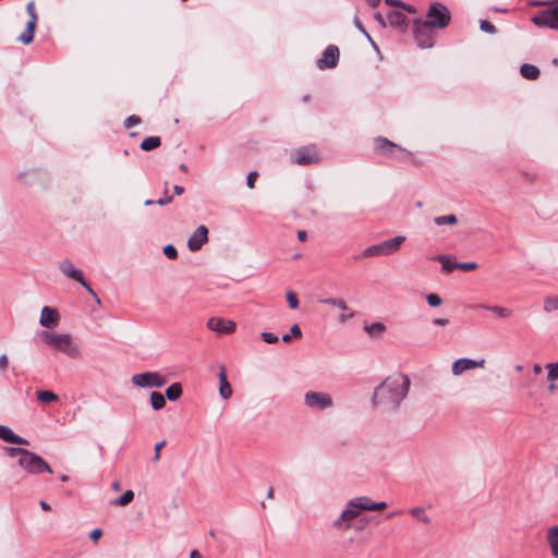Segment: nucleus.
I'll list each match as a JSON object with an SVG mask.
<instances>
[{"mask_svg": "<svg viewBox=\"0 0 558 558\" xmlns=\"http://www.w3.org/2000/svg\"><path fill=\"white\" fill-rule=\"evenodd\" d=\"M410 385L411 380L407 375L397 374L387 377L374 390L372 398L374 407L388 412L397 411L408 396Z\"/></svg>", "mask_w": 558, "mask_h": 558, "instance_id": "nucleus-1", "label": "nucleus"}, {"mask_svg": "<svg viewBox=\"0 0 558 558\" xmlns=\"http://www.w3.org/2000/svg\"><path fill=\"white\" fill-rule=\"evenodd\" d=\"M364 501L365 500L362 497L349 500L340 517L333 521V526L339 530H350L352 527L351 521L357 518L360 513L365 510Z\"/></svg>", "mask_w": 558, "mask_h": 558, "instance_id": "nucleus-2", "label": "nucleus"}, {"mask_svg": "<svg viewBox=\"0 0 558 558\" xmlns=\"http://www.w3.org/2000/svg\"><path fill=\"white\" fill-rule=\"evenodd\" d=\"M405 241V236L398 235L392 239L383 241L378 244L371 245L362 252V257L386 256L399 251L401 244Z\"/></svg>", "mask_w": 558, "mask_h": 558, "instance_id": "nucleus-3", "label": "nucleus"}, {"mask_svg": "<svg viewBox=\"0 0 558 558\" xmlns=\"http://www.w3.org/2000/svg\"><path fill=\"white\" fill-rule=\"evenodd\" d=\"M17 463L28 474L52 473L49 464L40 456L29 450L24 452V456L17 460Z\"/></svg>", "mask_w": 558, "mask_h": 558, "instance_id": "nucleus-4", "label": "nucleus"}, {"mask_svg": "<svg viewBox=\"0 0 558 558\" xmlns=\"http://www.w3.org/2000/svg\"><path fill=\"white\" fill-rule=\"evenodd\" d=\"M450 19V12L444 4L434 2L429 5L426 22L434 28L442 29L447 27Z\"/></svg>", "mask_w": 558, "mask_h": 558, "instance_id": "nucleus-5", "label": "nucleus"}, {"mask_svg": "<svg viewBox=\"0 0 558 558\" xmlns=\"http://www.w3.org/2000/svg\"><path fill=\"white\" fill-rule=\"evenodd\" d=\"M167 381V377L159 372H143L131 378V383L138 388H161Z\"/></svg>", "mask_w": 558, "mask_h": 558, "instance_id": "nucleus-6", "label": "nucleus"}, {"mask_svg": "<svg viewBox=\"0 0 558 558\" xmlns=\"http://www.w3.org/2000/svg\"><path fill=\"white\" fill-rule=\"evenodd\" d=\"M304 404L313 411H325L333 407V399L327 392L310 390L304 395Z\"/></svg>", "mask_w": 558, "mask_h": 558, "instance_id": "nucleus-7", "label": "nucleus"}, {"mask_svg": "<svg viewBox=\"0 0 558 558\" xmlns=\"http://www.w3.org/2000/svg\"><path fill=\"white\" fill-rule=\"evenodd\" d=\"M434 27L421 19L414 21V38L421 48H430L434 45Z\"/></svg>", "mask_w": 558, "mask_h": 558, "instance_id": "nucleus-8", "label": "nucleus"}, {"mask_svg": "<svg viewBox=\"0 0 558 558\" xmlns=\"http://www.w3.org/2000/svg\"><path fill=\"white\" fill-rule=\"evenodd\" d=\"M531 21L537 27H547L558 31V5L541 11L532 16Z\"/></svg>", "mask_w": 558, "mask_h": 558, "instance_id": "nucleus-9", "label": "nucleus"}, {"mask_svg": "<svg viewBox=\"0 0 558 558\" xmlns=\"http://www.w3.org/2000/svg\"><path fill=\"white\" fill-rule=\"evenodd\" d=\"M40 339L52 349L68 353L70 351V336L57 335L48 330L39 333Z\"/></svg>", "mask_w": 558, "mask_h": 558, "instance_id": "nucleus-10", "label": "nucleus"}, {"mask_svg": "<svg viewBox=\"0 0 558 558\" xmlns=\"http://www.w3.org/2000/svg\"><path fill=\"white\" fill-rule=\"evenodd\" d=\"M26 12L29 16L28 22L26 23V27L24 32L19 36V41L23 43L24 45H28L34 39V33L36 29V25L38 22V15L36 12V7L34 1H29L26 4Z\"/></svg>", "mask_w": 558, "mask_h": 558, "instance_id": "nucleus-11", "label": "nucleus"}, {"mask_svg": "<svg viewBox=\"0 0 558 558\" xmlns=\"http://www.w3.org/2000/svg\"><path fill=\"white\" fill-rule=\"evenodd\" d=\"M207 328L221 335H230L235 331L236 324L222 317H210L206 324Z\"/></svg>", "mask_w": 558, "mask_h": 558, "instance_id": "nucleus-12", "label": "nucleus"}, {"mask_svg": "<svg viewBox=\"0 0 558 558\" xmlns=\"http://www.w3.org/2000/svg\"><path fill=\"white\" fill-rule=\"evenodd\" d=\"M339 49L337 46L330 45L323 52L322 58L317 60V66L320 70L336 68L339 61Z\"/></svg>", "mask_w": 558, "mask_h": 558, "instance_id": "nucleus-13", "label": "nucleus"}, {"mask_svg": "<svg viewBox=\"0 0 558 558\" xmlns=\"http://www.w3.org/2000/svg\"><path fill=\"white\" fill-rule=\"evenodd\" d=\"M319 160L317 150L314 146L301 147L294 151V162L306 166L315 163Z\"/></svg>", "mask_w": 558, "mask_h": 558, "instance_id": "nucleus-14", "label": "nucleus"}, {"mask_svg": "<svg viewBox=\"0 0 558 558\" xmlns=\"http://www.w3.org/2000/svg\"><path fill=\"white\" fill-rule=\"evenodd\" d=\"M484 359L476 361L468 357H462L453 362L451 371L454 376H459L465 371L474 369L477 367H484Z\"/></svg>", "mask_w": 558, "mask_h": 558, "instance_id": "nucleus-15", "label": "nucleus"}, {"mask_svg": "<svg viewBox=\"0 0 558 558\" xmlns=\"http://www.w3.org/2000/svg\"><path fill=\"white\" fill-rule=\"evenodd\" d=\"M208 240V229L205 226H199L187 240V247L192 252L202 248L203 244Z\"/></svg>", "mask_w": 558, "mask_h": 558, "instance_id": "nucleus-16", "label": "nucleus"}, {"mask_svg": "<svg viewBox=\"0 0 558 558\" xmlns=\"http://www.w3.org/2000/svg\"><path fill=\"white\" fill-rule=\"evenodd\" d=\"M320 303L331 305L335 307H340V310L344 313L338 317V320L342 324L355 316V313L350 310V307L348 306L345 301L342 299H338V298L322 299Z\"/></svg>", "mask_w": 558, "mask_h": 558, "instance_id": "nucleus-17", "label": "nucleus"}, {"mask_svg": "<svg viewBox=\"0 0 558 558\" xmlns=\"http://www.w3.org/2000/svg\"><path fill=\"white\" fill-rule=\"evenodd\" d=\"M60 320L59 313L56 308L44 306L40 313L39 324L47 329L58 326Z\"/></svg>", "mask_w": 558, "mask_h": 558, "instance_id": "nucleus-18", "label": "nucleus"}, {"mask_svg": "<svg viewBox=\"0 0 558 558\" xmlns=\"http://www.w3.org/2000/svg\"><path fill=\"white\" fill-rule=\"evenodd\" d=\"M375 149L385 156H395L393 155L395 149H398L401 153L408 154V151L405 149H403L402 147L398 146L397 144H395L391 141H389L385 137H381V136H379L375 140Z\"/></svg>", "mask_w": 558, "mask_h": 558, "instance_id": "nucleus-19", "label": "nucleus"}, {"mask_svg": "<svg viewBox=\"0 0 558 558\" xmlns=\"http://www.w3.org/2000/svg\"><path fill=\"white\" fill-rule=\"evenodd\" d=\"M0 439L14 445H28V440L15 434L11 428L0 425Z\"/></svg>", "mask_w": 558, "mask_h": 558, "instance_id": "nucleus-20", "label": "nucleus"}, {"mask_svg": "<svg viewBox=\"0 0 558 558\" xmlns=\"http://www.w3.org/2000/svg\"><path fill=\"white\" fill-rule=\"evenodd\" d=\"M218 378H219V393H220L221 398L227 400L232 396V388H231L230 383L228 381L227 374H226V367L223 365H221L219 367Z\"/></svg>", "mask_w": 558, "mask_h": 558, "instance_id": "nucleus-21", "label": "nucleus"}, {"mask_svg": "<svg viewBox=\"0 0 558 558\" xmlns=\"http://www.w3.org/2000/svg\"><path fill=\"white\" fill-rule=\"evenodd\" d=\"M388 22L392 27H399L404 31L408 26V17L400 11H391L387 15Z\"/></svg>", "mask_w": 558, "mask_h": 558, "instance_id": "nucleus-22", "label": "nucleus"}, {"mask_svg": "<svg viewBox=\"0 0 558 558\" xmlns=\"http://www.w3.org/2000/svg\"><path fill=\"white\" fill-rule=\"evenodd\" d=\"M547 539L550 545L553 556L558 558V525L551 526L548 530Z\"/></svg>", "mask_w": 558, "mask_h": 558, "instance_id": "nucleus-23", "label": "nucleus"}, {"mask_svg": "<svg viewBox=\"0 0 558 558\" xmlns=\"http://www.w3.org/2000/svg\"><path fill=\"white\" fill-rule=\"evenodd\" d=\"M520 74L526 80H536L539 76V70L533 64L524 63L520 68Z\"/></svg>", "mask_w": 558, "mask_h": 558, "instance_id": "nucleus-24", "label": "nucleus"}, {"mask_svg": "<svg viewBox=\"0 0 558 558\" xmlns=\"http://www.w3.org/2000/svg\"><path fill=\"white\" fill-rule=\"evenodd\" d=\"M477 307L490 311L492 313L496 314L498 317H501V318H507V317L511 316V314H512V311L510 308L501 307V306H497V305L480 304V305H477Z\"/></svg>", "mask_w": 558, "mask_h": 558, "instance_id": "nucleus-25", "label": "nucleus"}, {"mask_svg": "<svg viewBox=\"0 0 558 558\" xmlns=\"http://www.w3.org/2000/svg\"><path fill=\"white\" fill-rule=\"evenodd\" d=\"M182 386L180 383H174L170 385L165 392V399L167 398L170 401H175L182 396Z\"/></svg>", "mask_w": 558, "mask_h": 558, "instance_id": "nucleus-26", "label": "nucleus"}, {"mask_svg": "<svg viewBox=\"0 0 558 558\" xmlns=\"http://www.w3.org/2000/svg\"><path fill=\"white\" fill-rule=\"evenodd\" d=\"M364 330L368 333L369 337L377 338L385 332L386 326L383 323L377 322L371 325H366Z\"/></svg>", "mask_w": 558, "mask_h": 558, "instance_id": "nucleus-27", "label": "nucleus"}, {"mask_svg": "<svg viewBox=\"0 0 558 558\" xmlns=\"http://www.w3.org/2000/svg\"><path fill=\"white\" fill-rule=\"evenodd\" d=\"M160 144H161V141H160L159 136H149L142 141L140 147H141V149H143L145 151H149V150H153V149L159 147Z\"/></svg>", "mask_w": 558, "mask_h": 558, "instance_id": "nucleus-28", "label": "nucleus"}, {"mask_svg": "<svg viewBox=\"0 0 558 558\" xmlns=\"http://www.w3.org/2000/svg\"><path fill=\"white\" fill-rule=\"evenodd\" d=\"M435 259H437L441 264V269L445 272H450L453 269H456L454 265H457V262H452L449 255H437Z\"/></svg>", "mask_w": 558, "mask_h": 558, "instance_id": "nucleus-29", "label": "nucleus"}, {"mask_svg": "<svg viewBox=\"0 0 558 558\" xmlns=\"http://www.w3.org/2000/svg\"><path fill=\"white\" fill-rule=\"evenodd\" d=\"M150 404L154 410H161L166 405L165 396L158 391L150 393Z\"/></svg>", "mask_w": 558, "mask_h": 558, "instance_id": "nucleus-30", "label": "nucleus"}, {"mask_svg": "<svg viewBox=\"0 0 558 558\" xmlns=\"http://www.w3.org/2000/svg\"><path fill=\"white\" fill-rule=\"evenodd\" d=\"M362 498L366 501H364L365 510L368 511H377L383 510L387 508V504L385 501L374 502L369 497L362 496Z\"/></svg>", "mask_w": 558, "mask_h": 558, "instance_id": "nucleus-31", "label": "nucleus"}, {"mask_svg": "<svg viewBox=\"0 0 558 558\" xmlns=\"http://www.w3.org/2000/svg\"><path fill=\"white\" fill-rule=\"evenodd\" d=\"M134 499V492L129 489L121 497L112 501V505L119 507L128 506Z\"/></svg>", "mask_w": 558, "mask_h": 558, "instance_id": "nucleus-32", "label": "nucleus"}, {"mask_svg": "<svg viewBox=\"0 0 558 558\" xmlns=\"http://www.w3.org/2000/svg\"><path fill=\"white\" fill-rule=\"evenodd\" d=\"M434 222L437 226H445V225H456L458 222V218L456 215L450 214L446 216H438L434 218Z\"/></svg>", "mask_w": 558, "mask_h": 558, "instance_id": "nucleus-33", "label": "nucleus"}, {"mask_svg": "<svg viewBox=\"0 0 558 558\" xmlns=\"http://www.w3.org/2000/svg\"><path fill=\"white\" fill-rule=\"evenodd\" d=\"M57 395L50 390H38L37 399L44 403L52 402L57 400Z\"/></svg>", "mask_w": 558, "mask_h": 558, "instance_id": "nucleus-34", "label": "nucleus"}, {"mask_svg": "<svg viewBox=\"0 0 558 558\" xmlns=\"http://www.w3.org/2000/svg\"><path fill=\"white\" fill-rule=\"evenodd\" d=\"M409 513L423 523L427 524L430 522V519L424 513V509L421 507L411 508Z\"/></svg>", "mask_w": 558, "mask_h": 558, "instance_id": "nucleus-35", "label": "nucleus"}, {"mask_svg": "<svg viewBox=\"0 0 558 558\" xmlns=\"http://www.w3.org/2000/svg\"><path fill=\"white\" fill-rule=\"evenodd\" d=\"M547 368V380L555 381L558 379V361L556 363H548L546 366Z\"/></svg>", "mask_w": 558, "mask_h": 558, "instance_id": "nucleus-36", "label": "nucleus"}, {"mask_svg": "<svg viewBox=\"0 0 558 558\" xmlns=\"http://www.w3.org/2000/svg\"><path fill=\"white\" fill-rule=\"evenodd\" d=\"M558 310V299L557 298H546L544 302V311L550 313L553 311Z\"/></svg>", "mask_w": 558, "mask_h": 558, "instance_id": "nucleus-37", "label": "nucleus"}, {"mask_svg": "<svg viewBox=\"0 0 558 558\" xmlns=\"http://www.w3.org/2000/svg\"><path fill=\"white\" fill-rule=\"evenodd\" d=\"M5 453L10 457V458H21L24 456V452L27 451V449H23V448H17V447H7L4 449Z\"/></svg>", "mask_w": 558, "mask_h": 558, "instance_id": "nucleus-38", "label": "nucleus"}, {"mask_svg": "<svg viewBox=\"0 0 558 558\" xmlns=\"http://www.w3.org/2000/svg\"><path fill=\"white\" fill-rule=\"evenodd\" d=\"M456 269L463 270V271H471L477 268V264L475 262H464L459 263L457 262Z\"/></svg>", "mask_w": 558, "mask_h": 558, "instance_id": "nucleus-39", "label": "nucleus"}, {"mask_svg": "<svg viewBox=\"0 0 558 558\" xmlns=\"http://www.w3.org/2000/svg\"><path fill=\"white\" fill-rule=\"evenodd\" d=\"M426 301L429 306L436 307L439 306L442 302L441 298L436 293H429L426 295Z\"/></svg>", "mask_w": 558, "mask_h": 558, "instance_id": "nucleus-40", "label": "nucleus"}, {"mask_svg": "<svg viewBox=\"0 0 558 558\" xmlns=\"http://www.w3.org/2000/svg\"><path fill=\"white\" fill-rule=\"evenodd\" d=\"M480 28L484 33H488V34H495L497 32L495 25L486 20L481 21Z\"/></svg>", "mask_w": 558, "mask_h": 558, "instance_id": "nucleus-41", "label": "nucleus"}, {"mask_svg": "<svg viewBox=\"0 0 558 558\" xmlns=\"http://www.w3.org/2000/svg\"><path fill=\"white\" fill-rule=\"evenodd\" d=\"M163 193H165V196L156 201V204L159 205V206H165V205H168V204H170L172 202V196H170L168 194V182H165V191H163Z\"/></svg>", "mask_w": 558, "mask_h": 558, "instance_id": "nucleus-42", "label": "nucleus"}, {"mask_svg": "<svg viewBox=\"0 0 558 558\" xmlns=\"http://www.w3.org/2000/svg\"><path fill=\"white\" fill-rule=\"evenodd\" d=\"M72 280L80 282L84 288L89 284L84 280L83 272L74 268H72Z\"/></svg>", "mask_w": 558, "mask_h": 558, "instance_id": "nucleus-43", "label": "nucleus"}, {"mask_svg": "<svg viewBox=\"0 0 558 558\" xmlns=\"http://www.w3.org/2000/svg\"><path fill=\"white\" fill-rule=\"evenodd\" d=\"M163 254L169 259H175L178 257V251L172 244H168L163 247Z\"/></svg>", "mask_w": 558, "mask_h": 558, "instance_id": "nucleus-44", "label": "nucleus"}, {"mask_svg": "<svg viewBox=\"0 0 558 558\" xmlns=\"http://www.w3.org/2000/svg\"><path fill=\"white\" fill-rule=\"evenodd\" d=\"M260 338L263 341L269 344L277 343L279 340V338L276 335L267 331L262 332Z\"/></svg>", "mask_w": 558, "mask_h": 558, "instance_id": "nucleus-45", "label": "nucleus"}, {"mask_svg": "<svg viewBox=\"0 0 558 558\" xmlns=\"http://www.w3.org/2000/svg\"><path fill=\"white\" fill-rule=\"evenodd\" d=\"M141 123V118L137 117V116H130L129 118L125 119L124 121V128L125 129H131L137 124Z\"/></svg>", "mask_w": 558, "mask_h": 558, "instance_id": "nucleus-46", "label": "nucleus"}, {"mask_svg": "<svg viewBox=\"0 0 558 558\" xmlns=\"http://www.w3.org/2000/svg\"><path fill=\"white\" fill-rule=\"evenodd\" d=\"M287 301H288L289 306H290L291 308H293V310L298 308V306H299V300H298V298H296V295H295V293H294V292L289 291V292L287 293Z\"/></svg>", "mask_w": 558, "mask_h": 558, "instance_id": "nucleus-47", "label": "nucleus"}, {"mask_svg": "<svg viewBox=\"0 0 558 558\" xmlns=\"http://www.w3.org/2000/svg\"><path fill=\"white\" fill-rule=\"evenodd\" d=\"M166 446V440L159 441L155 445V454L153 457V461L157 462L160 459V450Z\"/></svg>", "mask_w": 558, "mask_h": 558, "instance_id": "nucleus-48", "label": "nucleus"}, {"mask_svg": "<svg viewBox=\"0 0 558 558\" xmlns=\"http://www.w3.org/2000/svg\"><path fill=\"white\" fill-rule=\"evenodd\" d=\"M258 177V173L256 171H252L247 174V178H246V185L250 187V189H253L255 186V181Z\"/></svg>", "mask_w": 558, "mask_h": 558, "instance_id": "nucleus-49", "label": "nucleus"}, {"mask_svg": "<svg viewBox=\"0 0 558 558\" xmlns=\"http://www.w3.org/2000/svg\"><path fill=\"white\" fill-rule=\"evenodd\" d=\"M290 335L295 338H300L302 336V331L299 325L295 324L290 328Z\"/></svg>", "mask_w": 558, "mask_h": 558, "instance_id": "nucleus-50", "label": "nucleus"}, {"mask_svg": "<svg viewBox=\"0 0 558 558\" xmlns=\"http://www.w3.org/2000/svg\"><path fill=\"white\" fill-rule=\"evenodd\" d=\"M101 535H102V531L100 529H95L92 531L89 536L94 542H97Z\"/></svg>", "mask_w": 558, "mask_h": 558, "instance_id": "nucleus-51", "label": "nucleus"}, {"mask_svg": "<svg viewBox=\"0 0 558 558\" xmlns=\"http://www.w3.org/2000/svg\"><path fill=\"white\" fill-rule=\"evenodd\" d=\"M9 366V360L7 357V355H1L0 356V369L1 371H5Z\"/></svg>", "mask_w": 558, "mask_h": 558, "instance_id": "nucleus-52", "label": "nucleus"}, {"mask_svg": "<svg viewBox=\"0 0 558 558\" xmlns=\"http://www.w3.org/2000/svg\"><path fill=\"white\" fill-rule=\"evenodd\" d=\"M60 269H61V271H62L66 277H69V278H70V263H68V262L62 263V265L60 266Z\"/></svg>", "mask_w": 558, "mask_h": 558, "instance_id": "nucleus-53", "label": "nucleus"}, {"mask_svg": "<svg viewBox=\"0 0 558 558\" xmlns=\"http://www.w3.org/2000/svg\"><path fill=\"white\" fill-rule=\"evenodd\" d=\"M433 324L437 326H447L449 324V319L447 318H434Z\"/></svg>", "mask_w": 558, "mask_h": 558, "instance_id": "nucleus-54", "label": "nucleus"}, {"mask_svg": "<svg viewBox=\"0 0 558 558\" xmlns=\"http://www.w3.org/2000/svg\"><path fill=\"white\" fill-rule=\"evenodd\" d=\"M85 289L94 298L95 302L97 304H100V300H99L98 295L96 294V292L92 289V287L88 284Z\"/></svg>", "mask_w": 558, "mask_h": 558, "instance_id": "nucleus-55", "label": "nucleus"}, {"mask_svg": "<svg viewBox=\"0 0 558 558\" xmlns=\"http://www.w3.org/2000/svg\"><path fill=\"white\" fill-rule=\"evenodd\" d=\"M354 25L357 27V29L361 32V33H365V28L362 24V22L360 21L359 16H355L354 17Z\"/></svg>", "mask_w": 558, "mask_h": 558, "instance_id": "nucleus-56", "label": "nucleus"}, {"mask_svg": "<svg viewBox=\"0 0 558 558\" xmlns=\"http://www.w3.org/2000/svg\"><path fill=\"white\" fill-rule=\"evenodd\" d=\"M374 17H375V20H376V21H378V22H379V24H380L383 27H386V21H385V19L383 17V15H381L379 12L375 13V14H374Z\"/></svg>", "mask_w": 558, "mask_h": 558, "instance_id": "nucleus-57", "label": "nucleus"}, {"mask_svg": "<svg viewBox=\"0 0 558 558\" xmlns=\"http://www.w3.org/2000/svg\"><path fill=\"white\" fill-rule=\"evenodd\" d=\"M298 239H299L301 242L306 241V239H307V233H306V231H304V230H299V231H298Z\"/></svg>", "mask_w": 558, "mask_h": 558, "instance_id": "nucleus-58", "label": "nucleus"}, {"mask_svg": "<svg viewBox=\"0 0 558 558\" xmlns=\"http://www.w3.org/2000/svg\"><path fill=\"white\" fill-rule=\"evenodd\" d=\"M385 2L387 4H390V5H395V7H400L402 5V2L400 0H385Z\"/></svg>", "mask_w": 558, "mask_h": 558, "instance_id": "nucleus-59", "label": "nucleus"}, {"mask_svg": "<svg viewBox=\"0 0 558 558\" xmlns=\"http://www.w3.org/2000/svg\"><path fill=\"white\" fill-rule=\"evenodd\" d=\"M173 191H174V193H175L177 195H181V194H183V192H184V187H183V186H181V185H174V186H173Z\"/></svg>", "mask_w": 558, "mask_h": 558, "instance_id": "nucleus-60", "label": "nucleus"}, {"mask_svg": "<svg viewBox=\"0 0 558 558\" xmlns=\"http://www.w3.org/2000/svg\"><path fill=\"white\" fill-rule=\"evenodd\" d=\"M542 371H543V367H542L539 364H534V365H533V372H534V374L538 375V374H541V373H542Z\"/></svg>", "mask_w": 558, "mask_h": 558, "instance_id": "nucleus-61", "label": "nucleus"}, {"mask_svg": "<svg viewBox=\"0 0 558 558\" xmlns=\"http://www.w3.org/2000/svg\"><path fill=\"white\" fill-rule=\"evenodd\" d=\"M39 506H40V508H41L43 510H46V511H47V510H50V505H49V504H47V502H46V501H44V500H41V501L39 502Z\"/></svg>", "mask_w": 558, "mask_h": 558, "instance_id": "nucleus-62", "label": "nucleus"}, {"mask_svg": "<svg viewBox=\"0 0 558 558\" xmlns=\"http://www.w3.org/2000/svg\"><path fill=\"white\" fill-rule=\"evenodd\" d=\"M111 488L113 490H120L121 486H120V482L118 481H114L112 484H111Z\"/></svg>", "mask_w": 558, "mask_h": 558, "instance_id": "nucleus-63", "label": "nucleus"}, {"mask_svg": "<svg viewBox=\"0 0 558 558\" xmlns=\"http://www.w3.org/2000/svg\"><path fill=\"white\" fill-rule=\"evenodd\" d=\"M400 7L403 8L404 10H407L410 13H414L415 12V10L411 5H405V4L402 3V5H400Z\"/></svg>", "mask_w": 558, "mask_h": 558, "instance_id": "nucleus-64", "label": "nucleus"}]
</instances>
